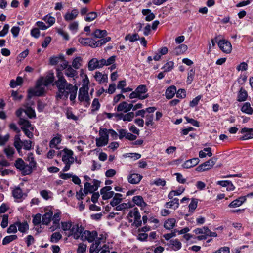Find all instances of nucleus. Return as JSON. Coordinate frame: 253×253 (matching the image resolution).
I'll return each mask as SVG.
<instances>
[{
    "label": "nucleus",
    "instance_id": "nucleus-1",
    "mask_svg": "<svg viewBox=\"0 0 253 253\" xmlns=\"http://www.w3.org/2000/svg\"><path fill=\"white\" fill-rule=\"evenodd\" d=\"M54 80V76L53 72L50 73L44 78H42L37 81L36 86L34 88L28 90V97L31 98L33 96H40L42 95L45 91L44 87L52 83Z\"/></svg>",
    "mask_w": 253,
    "mask_h": 253
},
{
    "label": "nucleus",
    "instance_id": "nucleus-2",
    "mask_svg": "<svg viewBox=\"0 0 253 253\" xmlns=\"http://www.w3.org/2000/svg\"><path fill=\"white\" fill-rule=\"evenodd\" d=\"M56 84L58 89V92L56 95L57 99L66 98L67 99L69 94H70V99L71 101L75 100L78 87L75 85H73L72 84L68 83L66 82V83Z\"/></svg>",
    "mask_w": 253,
    "mask_h": 253
},
{
    "label": "nucleus",
    "instance_id": "nucleus-3",
    "mask_svg": "<svg viewBox=\"0 0 253 253\" xmlns=\"http://www.w3.org/2000/svg\"><path fill=\"white\" fill-rule=\"evenodd\" d=\"M68 62L65 59L64 57L63 56V59H61L59 63V65L56 68L57 72L56 75L57 77L58 78V80L55 82L56 84L66 83L67 81L65 79L62 71L67 68L68 66ZM61 85L62 84H60V85Z\"/></svg>",
    "mask_w": 253,
    "mask_h": 253
},
{
    "label": "nucleus",
    "instance_id": "nucleus-4",
    "mask_svg": "<svg viewBox=\"0 0 253 253\" xmlns=\"http://www.w3.org/2000/svg\"><path fill=\"white\" fill-rule=\"evenodd\" d=\"M99 134L100 137L95 139L96 146L102 147L106 145L108 142V130L106 128H101Z\"/></svg>",
    "mask_w": 253,
    "mask_h": 253
},
{
    "label": "nucleus",
    "instance_id": "nucleus-5",
    "mask_svg": "<svg viewBox=\"0 0 253 253\" xmlns=\"http://www.w3.org/2000/svg\"><path fill=\"white\" fill-rule=\"evenodd\" d=\"M217 160L216 157H212L206 162L202 163L196 168V170L198 172L204 171L211 169L214 165Z\"/></svg>",
    "mask_w": 253,
    "mask_h": 253
},
{
    "label": "nucleus",
    "instance_id": "nucleus-6",
    "mask_svg": "<svg viewBox=\"0 0 253 253\" xmlns=\"http://www.w3.org/2000/svg\"><path fill=\"white\" fill-rule=\"evenodd\" d=\"M84 228L82 225L79 226L78 224H74L70 232H69L68 237L73 236L75 239L81 238L82 234L83 232Z\"/></svg>",
    "mask_w": 253,
    "mask_h": 253
},
{
    "label": "nucleus",
    "instance_id": "nucleus-7",
    "mask_svg": "<svg viewBox=\"0 0 253 253\" xmlns=\"http://www.w3.org/2000/svg\"><path fill=\"white\" fill-rule=\"evenodd\" d=\"M78 99L80 102H84L86 106L90 104L88 87H82L79 89Z\"/></svg>",
    "mask_w": 253,
    "mask_h": 253
},
{
    "label": "nucleus",
    "instance_id": "nucleus-8",
    "mask_svg": "<svg viewBox=\"0 0 253 253\" xmlns=\"http://www.w3.org/2000/svg\"><path fill=\"white\" fill-rule=\"evenodd\" d=\"M97 236V232L96 231L85 230L82 234L81 239L83 241L87 240L91 243L94 241Z\"/></svg>",
    "mask_w": 253,
    "mask_h": 253
},
{
    "label": "nucleus",
    "instance_id": "nucleus-9",
    "mask_svg": "<svg viewBox=\"0 0 253 253\" xmlns=\"http://www.w3.org/2000/svg\"><path fill=\"white\" fill-rule=\"evenodd\" d=\"M100 182L96 180H94L93 185H91L89 183L86 182L84 184V192L85 195L89 192L92 193L97 190L99 187Z\"/></svg>",
    "mask_w": 253,
    "mask_h": 253
},
{
    "label": "nucleus",
    "instance_id": "nucleus-10",
    "mask_svg": "<svg viewBox=\"0 0 253 253\" xmlns=\"http://www.w3.org/2000/svg\"><path fill=\"white\" fill-rule=\"evenodd\" d=\"M220 49L224 53H230L232 50V45L228 41L225 39L220 40L218 42Z\"/></svg>",
    "mask_w": 253,
    "mask_h": 253
},
{
    "label": "nucleus",
    "instance_id": "nucleus-11",
    "mask_svg": "<svg viewBox=\"0 0 253 253\" xmlns=\"http://www.w3.org/2000/svg\"><path fill=\"white\" fill-rule=\"evenodd\" d=\"M63 151L64 155L62 156V161L64 163H73L74 162V158L73 157V152L72 150L65 148Z\"/></svg>",
    "mask_w": 253,
    "mask_h": 253
},
{
    "label": "nucleus",
    "instance_id": "nucleus-12",
    "mask_svg": "<svg viewBox=\"0 0 253 253\" xmlns=\"http://www.w3.org/2000/svg\"><path fill=\"white\" fill-rule=\"evenodd\" d=\"M240 132L243 134L241 138V140H245L253 138V128L244 127L241 130Z\"/></svg>",
    "mask_w": 253,
    "mask_h": 253
},
{
    "label": "nucleus",
    "instance_id": "nucleus-13",
    "mask_svg": "<svg viewBox=\"0 0 253 253\" xmlns=\"http://www.w3.org/2000/svg\"><path fill=\"white\" fill-rule=\"evenodd\" d=\"M112 188L110 186H106L102 188L100 190V193L102 195L103 200H107L112 197L114 194L113 191H110Z\"/></svg>",
    "mask_w": 253,
    "mask_h": 253
},
{
    "label": "nucleus",
    "instance_id": "nucleus-14",
    "mask_svg": "<svg viewBox=\"0 0 253 253\" xmlns=\"http://www.w3.org/2000/svg\"><path fill=\"white\" fill-rule=\"evenodd\" d=\"M79 14V11L77 9H73L71 11L68 10L64 16L66 21H70L75 19Z\"/></svg>",
    "mask_w": 253,
    "mask_h": 253
},
{
    "label": "nucleus",
    "instance_id": "nucleus-15",
    "mask_svg": "<svg viewBox=\"0 0 253 253\" xmlns=\"http://www.w3.org/2000/svg\"><path fill=\"white\" fill-rule=\"evenodd\" d=\"M102 67V64L100 63V60H98L96 58H92L88 64V69L89 71H92L95 69H99Z\"/></svg>",
    "mask_w": 253,
    "mask_h": 253
},
{
    "label": "nucleus",
    "instance_id": "nucleus-16",
    "mask_svg": "<svg viewBox=\"0 0 253 253\" xmlns=\"http://www.w3.org/2000/svg\"><path fill=\"white\" fill-rule=\"evenodd\" d=\"M142 176L137 173L129 174L127 177V180L129 183L132 184H136L139 183L142 178Z\"/></svg>",
    "mask_w": 253,
    "mask_h": 253
},
{
    "label": "nucleus",
    "instance_id": "nucleus-17",
    "mask_svg": "<svg viewBox=\"0 0 253 253\" xmlns=\"http://www.w3.org/2000/svg\"><path fill=\"white\" fill-rule=\"evenodd\" d=\"M29 160L30 159H31L30 162V165L25 164V166L23 167V169H22L21 171H22L24 175H27L30 174L32 172V167L35 166L36 163L34 161V158L32 157L29 156L28 157Z\"/></svg>",
    "mask_w": 253,
    "mask_h": 253
},
{
    "label": "nucleus",
    "instance_id": "nucleus-18",
    "mask_svg": "<svg viewBox=\"0 0 253 253\" xmlns=\"http://www.w3.org/2000/svg\"><path fill=\"white\" fill-rule=\"evenodd\" d=\"M199 159L198 158H194L186 161L183 164L182 167L185 169H189L197 165L199 163Z\"/></svg>",
    "mask_w": 253,
    "mask_h": 253
},
{
    "label": "nucleus",
    "instance_id": "nucleus-19",
    "mask_svg": "<svg viewBox=\"0 0 253 253\" xmlns=\"http://www.w3.org/2000/svg\"><path fill=\"white\" fill-rule=\"evenodd\" d=\"M169 246L174 251H178L181 248L182 244L178 239L170 240L168 244Z\"/></svg>",
    "mask_w": 253,
    "mask_h": 253
},
{
    "label": "nucleus",
    "instance_id": "nucleus-20",
    "mask_svg": "<svg viewBox=\"0 0 253 253\" xmlns=\"http://www.w3.org/2000/svg\"><path fill=\"white\" fill-rule=\"evenodd\" d=\"M95 80L98 82L99 84L105 83L107 82L108 77L106 74H102L101 72L97 71L94 76Z\"/></svg>",
    "mask_w": 253,
    "mask_h": 253
},
{
    "label": "nucleus",
    "instance_id": "nucleus-21",
    "mask_svg": "<svg viewBox=\"0 0 253 253\" xmlns=\"http://www.w3.org/2000/svg\"><path fill=\"white\" fill-rule=\"evenodd\" d=\"M246 200L245 196H241L233 201L228 205L230 208H236L241 206Z\"/></svg>",
    "mask_w": 253,
    "mask_h": 253
},
{
    "label": "nucleus",
    "instance_id": "nucleus-22",
    "mask_svg": "<svg viewBox=\"0 0 253 253\" xmlns=\"http://www.w3.org/2000/svg\"><path fill=\"white\" fill-rule=\"evenodd\" d=\"M61 135L57 134V136L53 138L49 143V147L50 148H55L59 149L57 147V145L61 143Z\"/></svg>",
    "mask_w": 253,
    "mask_h": 253
},
{
    "label": "nucleus",
    "instance_id": "nucleus-23",
    "mask_svg": "<svg viewBox=\"0 0 253 253\" xmlns=\"http://www.w3.org/2000/svg\"><path fill=\"white\" fill-rule=\"evenodd\" d=\"M64 73L66 76L70 78L77 77L78 76V71L74 69L71 66H68L66 69Z\"/></svg>",
    "mask_w": 253,
    "mask_h": 253
},
{
    "label": "nucleus",
    "instance_id": "nucleus-24",
    "mask_svg": "<svg viewBox=\"0 0 253 253\" xmlns=\"http://www.w3.org/2000/svg\"><path fill=\"white\" fill-rule=\"evenodd\" d=\"M142 13L143 15L146 16L145 19L146 21H151L155 18V14L151 12L150 9H143Z\"/></svg>",
    "mask_w": 253,
    "mask_h": 253
},
{
    "label": "nucleus",
    "instance_id": "nucleus-25",
    "mask_svg": "<svg viewBox=\"0 0 253 253\" xmlns=\"http://www.w3.org/2000/svg\"><path fill=\"white\" fill-rule=\"evenodd\" d=\"M110 40L111 38L110 37H107L106 38L101 39L100 40H99L96 42L93 41L92 45H91V46L92 47L101 46L103 44L106 43L107 42L110 41Z\"/></svg>",
    "mask_w": 253,
    "mask_h": 253
},
{
    "label": "nucleus",
    "instance_id": "nucleus-26",
    "mask_svg": "<svg viewBox=\"0 0 253 253\" xmlns=\"http://www.w3.org/2000/svg\"><path fill=\"white\" fill-rule=\"evenodd\" d=\"M176 92V88L175 86L168 87L166 91V97L167 99H171Z\"/></svg>",
    "mask_w": 253,
    "mask_h": 253
},
{
    "label": "nucleus",
    "instance_id": "nucleus-27",
    "mask_svg": "<svg viewBox=\"0 0 253 253\" xmlns=\"http://www.w3.org/2000/svg\"><path fill=\"white\" fill-rule=\"evenodd\" d=\"M132 201L136 205L142 208L147 206V204L144 201L143 197L141 196H134Z\"/></svg>",
    "mask_w": 253,
    "mask_h": 253
},
{
    "label": "nucleus",
    "instance_id": "nucleus-28",
    "mask_svg": "<svg viewBox=\"0 0 253 253\" xmlns=\"http://www.w3.org/2000/svg\"><path fill=\"white\" fill-rule=\"evenodd\" d=\"M179 205V200L177 198L172 199V200L167 202L165 206L167 208H173L174 210L178 208Z\"/></svg>",
    "mask_w": 253,
    "mask_h": 253
},
{
    "label": "nucleus",
    "instance_id": "nucleus-29",
    "mask_svg": "<svg viewBox=\"0 0 253 253\" xmlns=\"http://www.w3.org/2000/svg\"><path fill=\"white\" fill-rule=\"evenodd\" d=\"M52 214L53 213L51 211L46 212L44 214L42 218V224L46 225H48L51 220Z\"/></svg>",
    "mask_w": 253,
    "mask_h": 253
},
{
    "label": "nucleus",
    "instance_id": "nucleus-30",
    "mask_svg": "<svg viewBox=\"0 0 253 253\" xmlns=\"http://www.w3.org/2000/svg\"><path fill=\"white\" fill-rule=\"evenodd\" d=\"M241 111L246 114L251 115L253 114V109L249 102L245 103L241 108Z\"/></svg>",
    "mask_w": 253,
    "mask_h": 253
},
{
    "label": "nucleus",
    "instance_id": "nucleus-31",
    "mask_svg": "<svg viewBox=\"0 0 253 253\" xmlns=\"http://www.w3.org/2000/svg\"><path fill=\"white\" fill-rule=\"evenodd\" d=\"M247 97V92L243 87H241L238 95V101H245L246 100Z\"/></svg>",
    "mask_w": 253,
    "mask_h": 253
},
{
    "label": "nucleus",
    "instance_id": "nucleus-32",
    "mask_svg": "<svg viewBox=\"0 0 253 253\" xmlns=\"http://www.w3.org/2000/svg\"><path fill=\"white\" fill-rule=\"evenodd\" d=\"M184 190L185 188L182 187H179L176 190H172L169 193L168 195V198L169 199H172L174 196L180 195L181 194Z\"/></svg>",
    "mask_w": 253,
    "mask_h": 253
},
{
    "label": "nucleus",
    "instance_id": "nucleus-33",
    "mask_svg": "<svg viewBox=\"0 0 253 253\" xmlns=\"http://www.w3.org/2000/svg\"><path fill=\"white\" fill-rule=\"evenodd\" d=\"M116 58V56H112L110 57L107 60L102 59L100 60V63L102 64V67L104 66H107L111 65L115 62Z\"/></svg>",
    "mask_w": 253,
    "mask_h": 253
},
{
    "label": "nucleus",
    "instance_id": "nucleus-34",
    "mask_svg": "<svg viewBox=\"0 0 253 253\" xmlns=\"http://www.w3.org/2000/svg\"><path fill=\"white\" fill-rule=\"evenodd\" d=\"M176 220L174 218H169L166 220L164 223V227L168 230L172 229L175 225Z\"/></svg>",
    "mask_w": 253,
    "mask_h": 253
},
{
    "label": "nucleus",
    "instance_id": "nucleus-35",
    "mask_svg": "<svg viewBox=\"0 0 253 253\" xmlns=\"http://www.w3.org/2000/svg\"><path fill=\"white\" fill-rule=\"evenodd\" d=\"M122 195L119 193L115 194L112 200L110 202V205L113 207L118 205L122 201Z\"/></svg>",
    "mask_w": 253,
    "mask_h": 253
},
{
    "label": "nucleus",
    "instance_id": "nucleus-36",
    "mask_svg": "<svg viewBox=\"0 0 253 253\" xmlns=\"http://www.w3.org/2000/svg\"><path fill=\"white\" fill-rule=\"evenodd\" d=\"M19 124L22 126V130H23V128H26L27 129L31 128L32 130L33 129V127L30 122L26 119L20 118L19 121Z\"/></svg>",
    "mask_w": 253,
    "mask_h": 253
},
{
    "label": "nucleus",
    "instance_id": "nucleus-37",
    "mask_svg": "<svg viewBox=\"0 0 253 253\" xmlns=\"http://www.w3.org/2000/svg\"><path fill=\"white\" fill-rule=\"evenodd\" d=\"M187 49L186 45L182 44L179 45L178 47L174 48L173 52L176 55H179L183 53Z\"/></svg>",
    "mask_w": 253,
    "mask_h": 253
},
{
    "label": "nucleus",
    "instance_id": "nucleus-38",
    "mask_svg": "<svg viewBox=\"0 0 253 253\" xmlns=\"http://www.w3.org/2000/svg\"><path fill=\"white\" fill-rule=\"evenodd\" d=\"M16 225L18 227V230L21 232H25L29 229V225L27 222H24L22 223L17 222Z\"/></svg>",
    "mask_w": 253,
    "mask_h": 253
},
{
    "label": "nucleus",
    "instance_id": "nucleus-39",
    "mask_svg": "<svg viewBox=\"0 0 253 253\" xmlns=\"http://www.w3.org/2000/svg\"><path fill=\"white\" fill-rule=\"evenodd\" d=\"M128 215L131 217H134V220L141 219V215L137 208H135L132 210L130 211Z\"/></svg>",
    "mask_w": 253,
    "mask_h": 253
},
{
    "label": "nucleus",
    "instance_id": "nucleus-40",
    "mask_svg": "<svg viewBox=\"0 0 253 253\" xmlns=\"http://www.w3.org/2000/svg\"><path fill=\"white\" fill-rule=\"evenodd\" d=\"M127 103L126 101L121 102L117 107V111L118 112H128Z\"/></svg>",
    "mask_w": 253,
    "mask_h": 253
},
{
    "label": "nucleus",
    "instance_id": "nucleus-41",
    "mask_svg": "<svg viewBox=\"0 0 253 253\" xmlns=\"http://www.w3.org/2000/svg\"><path fill=\"white\" fill-rule=\"evenodd\" d=\"M148 96H149L148 94H146L144 95H139L135 90V91H134L132 93H131L129 95V98L130 99H134V98H137L141 100L146 99V98H148Z\"/></svg>",
    "mask_w": 253,
    "mask_h": 253
},
{
    "label": "nucleus",
    "instance_id": "nucleus-42",
    "mask_svg": "<svg viewBox=\"0 0 253 253\" xmlns=\"http://www.w3.org/2000/svg\"><path fill=\"white\" fill-rule=\"evenodd\" d=\"M73 223L71 221L61 222V228L64 231H69L70 232L71 228L73 225Z\"/></svg>",
    "mask_w": 253,
    "mask_h": 253
},
{
    "label": "nucleus",
    "instance_id": "nucleus-43",
    "mask_svg": "<svg viewBox=\"0 0 253 253\" xmlns=\"http://www.w3.org/2000/svg\"><path fill=\"white\" fill-rule=\"evenodd\" d=\"M61 59H63V55H60L59 56L51 57L49 59V62L51 65L58 64Z\"/></svg>",
    "mask_w": 253,
    "mask_h": 253
},
{
    "label": "nucleus",
    "instance_id": "nucleus-44",
    "mask_svg": "<svg viewBox=\"0 0 253 253\" xmlns=\"http://www.w3.org/2000/svg\"><path fill=\"white\" fill-rule=\"evenodd\" d=\"M140 39L139 35L137 33L133 34L132 35L128 34L126 35L125 38V40H128L130 42H134Z\"/></svg>",
    "mask_w": 253,
    "mask_h": 253
},
{
    "label": "nucleus",
    "instance_id": "nucleus-45",
    "mask_svg": "<svg viewBox=\"0 0 253 253\" xmlns=\"http://www.w3.org/2000/svg\"><path fill=\"white\" fill-rule=\"evenodd\" d=\"M62 235L60 232H55L51 236L50 241L52 243H57L62 238Z\"/></svg>",
    "mask_w": 253,
    "mask_h": 253
},
{
    "label": "nucleus",
    "instance_id": "nucleus-46",
    "mask_svg": "<svg viewBox=\"0 0 253 253\" xmlns=\"http://www.w3.org/2000/svg\"><path fill=\"white\" fill-rule=\"evenodd\" d=\"M82 59L81 57H77L75 58L72 62V66L75 69H78L81 66V62Z\"/></svg>",
    "mask_w": 253,
    "mask_h": 253
},
{
    "label": "nucleus",
    "instance_id": "nucleus-47",
    "mask_svg": "<svg viewBox=\"0 0 253 253\" xmlns=\"http://www.w3.org/2000/svg\"><path fill=\"white\" fill-rule=\"evenodd\" d=\"M22 190L19 187H16L12 191V195L16 199H20L23 196Z\"/></svg>",
    "mask_w": 253,
    "mask_h": 253
},
{
    "label": "nucleus",
    "instance_id": "nucleus-48",
    "mask_svg": "<svg viewBox=\"0 0 253 253\" xmlns=\"http://www.w3.org/2000/svg\"><path fill=\"white\" fill-rule=\"evenodd\" d=\"M107 35V31L105 30H96L93 33V35L96 38H101Z\"/></svg>",
    "mask_w": 253,
    "mask_h": 253
},
{
    "label": "nucleus",
    "instance_id": "nucleus-49",
    "mask_svg": "<svg viewBox=\"0 0 253 253\" xmlns=\"http://www.w3.org/2000/svg\"><path fill=\"white\" fill-rule=\"evenodd\" d=\"M17 238V236L16 235H12L10 236H6L2 241L3 245H6L11 241L16 239Z\"/></svg>",
    "mask_w": 253,
    "mask_h": 253
},
{
    "label": "nucleus",
    "instance_id": "nucleus-50",
    "mask_svg": "<svg viewBox=\"0 0 253 253\" xmlns=\"http://www.w3.org/2000/svg\"><path fill=\"white\" fill-rule=\"evenodd\" d=\"M135 90L139 95H143L142 94L147 92V88L145 85H140L136 88Z\"/></svg>",
    "mask_w": 253,
    "mask_h": 253
},
{
    "label": "nucleus",
    "instance_id": "nucleus-51",
    "mask_svg": "<svg viewBox=\"0 0 253 253\" xmlns=\"http://www.w3.org/2000/svg\"><path fill=\"white\" fill-rule=\"evenodd\" d=\"M24 112L30 118L36 117L35 112L31 107H27Z\"/></svg>",
    "mask_w": 253,
    "mask_h": 253
},
{
    "label": "nucleus",
    "instance_id": "nucleus-52",
    "mask_svg": "<svg viewBox=\"0 0 253 253\" xmlns=\"http://www.w3.org/2000/svg\"><path fill=\"white\" fill-rule=\"evenodd\" d=\"M97 17V14L95 12H91L87 14V16L85 17V20L86 21H92L94 20Z\"/></svg>",
    "mask_w": 253,
    "mask_h": 253
},
{
    "label": "nucleus",
    "instance_id": "nucleus-53",
    "mask_svg": "<svg viewBox=\"0 0 253 253\" xmlns=\"http://www.w3.org/2000/svg\"><path fill=\"white\" fill-rule=\"evenodd\" d=\"M134 117V113L133 112H128L126 114H124L123 120L124 121H131Z\"/></svg>",
    "mask_w": 253,
    "mask_h": 253
},
{
    "label": "nucleus",
    "instance_id": "nucleus-54",
    "mask_svg": "<svg viewBox=\"0 0 253 253\" xmlns=\"http://www.w3.org/2000/svg\"><path fill=\"white\" fill-rule=\"evenodd\" d=\"M25 162L24 161L21 159L19 158L18 159L15 163V167L19 169L20 170H21L22 169H23V167L25 166Z\"/></svg>",
    "mask_w": 253,
    "mask_h": 253
},
{
    "label": "nucleus",
    "instance_id": "nucleus-55",
    "mask_svg": "<svg viewBox=\"0 0 253 253\" xmlns=\"http://www.w3.org/2000/svg\"><path fill=\"white\" fill-rule=\"evenodd\" d=\"M100 104L99 102L98 99L97 98H95L92 103L91 107H92V111H95L98 110L100 108Z\"/></svg>",
    "mask_w": 253,
    "mask_h": 253
},
{
    "label": "nucleus",
    "instance_id": "nucleus-56",
    "mask_svg": "<svg viewBox=\"0 0 253 253\" xmlns=\"http://www.w3.org/2000/svg\"><path fill=\"white\" fill-rule=\"evenodd\" d=\"M174 63L172 61H169L166 63L163 67L164 72H168L173 69Z\"/></svg>",
    "mask_w": 253,
    "mask_h": 253
},
{
    "label": "nucleus",
    "instance_id": "nucleus-57",
    "mask_svg": "<svg viewBox=\"0 0 253 253\" xmlns=\"http://www.w3.org/2000/svg\"><path fill=\"white\" fill-rule=\"evenodd\" d=\"M198 204V200L196 199H192L190 204L189 205V209L190 211H193L197 208Z\"/></svg>",
    "mask_w": 253,
    "mask_h": 253
},
{
    "label": "nucleus",
    "instance_id": "nucleus-58",
    "mask_svg": "<svg viewBox=\"0 0 253 253\" xmlns=\"http://www.w3.org/2000/svg\"><path fill=\"white\" fill-rule=\"evenodd\" d=\"M131 207V204L129 203H122L118 206H117L115 208V209L117 211H122L123 210L126 209L128 208Z\"/></svg>",
    "mask_w": 253,
    "mask_h": 253
},
{
    "label": "nucleus",
    "instance_id": "nucleus-59",
    "mask_svg": "<svg viewBox=\"0 0 253 253\" xmlns=\"http://www.w3.org/2000/svg\"><path fill=\"white\" fill-rule=\"evenodd\" d=\"M195 74V70L193 69H191L188 73V77L187 82L188 84H191L192 81L193 80V78Z\"/></svg>",
    "mask_w": 253,
    "mask_h": 253
},
{
    "label": "nucleus",
    "instance_id": "nucleus-60",
    "mask_svg": "<svg viewBox=\"0 0 253 253\" xmlns=\"http://www.w3.org/2000/svg\"><path fill=\"white\" fill-rule=\"evenodd\" d=\"M44 20L46 21L47 23L49 24V27L52 25L55 22V18L49 15H47L46 16H45V17L44 18Z\"/></svg>",
    "mask_w": 253,
    "mask_h": 253
},
{
    "label": "nucleus",
    "instance_id": "nucleus-61",
    "mask_svg": "<svg viewBox=\"0 0 253 253\" xmlns=\"http://www.w3.org/2000/svg\"><path fill=\"white\" fill-rule=\"evenodd\" d=\"M60 212H57L55 213L53 216L52 215V220L54 224L59 225L60 220Z\"/></svg>",
    "mask_w": 253,
    "mask_h": 253
},
{
    "label": "nucleus",
    "instance_id": "nucleus-62",
    "mask_svg": "<svg viewBox=\"0 0 253 253\" xmlns=\"http://www.w3.org/2000/svg\"><path fill=\"white\" fill-rule=\"evenodd\" d=\"M0 217H2V220L1 223V226L3 228H4L8 225V216L7 214H4L3 215H0Z\"/></svg>",
    "mask_w": 253,
    "mask_h": 253
},
{
    "label": "nucleus",
    "instance_id": "nucleus-63",
    "mask_svg": "<svg viewBox=\"0 0 253 253\" xmlns=\"http://www.w3.org/2000/svg\"><path fill=\"white\" fill-rule=\"evenodd\" d=\"M32 222L35 226L39 225L41 222V215L40 214H36L34 217Z\"/></svg>",
    "mask_w": 253,
    "mask_h": 253
},
{
    "label": "nucleus",
    "instance_id": "nucleus-64",
    "mask_svg": "<svg viewBox=\"0 0 253 253\" xmlns=\"http://www.w3.org/2000/svg\"><path fill=\"white\" fill-rule=\"evenodd\" d=\"M213 253H230V248L228 247H223Z\"/></svg>",
    "mask_w": 253,
    "mask_h": 253
}]
</instances>
